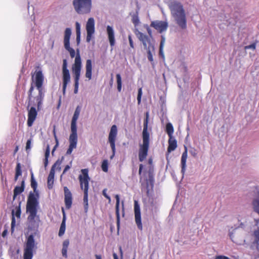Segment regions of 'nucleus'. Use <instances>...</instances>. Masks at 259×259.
<instances>
[{
	"label": "nucleus",
	"instance_id": "obj_1",
	"mask_svg": "<svg viewBox=\"0 0 259 259\" xmlns=\"http://www.w3.org/2000/svg\"><path fill=\"white\" fill-rule=\"evenodd\" d=\"M31 187L33 192H30L28 196L26 209L28 214L27 217L29 224L34 227H37L40 221L39 215L37 214L39 207V194L37 189V183L35 181L33 172H31Z\"/></svg>",
	"mask_w": 259,
	"mask_h": 259
},
{
	"label": "nucleus",
	"instance_id": "obj_2",
	"mask_svg": "<svg viewBox=\"0 0 259 259\" xmlns=\"http://www.w3.org/2000/svg\"><path fill=\"white\" fill-rule=\"evenodd\" d=\"M32 82L31 84V87L28 91V99L29 101L32 97V92L34 90L33 83H34L36 89L38 91V95L35 97V100L37 102V106L38 109L41 107L42 105V100L44 98V94L42 92V86L44 80V76L42 74V71L40 70L36 71L34 75L32 77Z\"/></svg>",
	"mask_w": 259,
	"mask_h": 259
},
{
	"label": "nucleus",
	"instance_id": "obj_3",
	"mask_svg": "<svg viewBox=\"0 0 259 259\" xmlns=\"http://www.w3.org/2000/svg\"><path fill=\"white\" fill-rule=\"evenodd\" d=\"M149 113H146V117L144 120L143 130L142 132L143 143L140 144L139 151V159L141 162L143 161L148 155L150 144V134L148 132Z\"/></svg>",
	"mask_w": 259,
	"mask_h": 259
},
{
	"label": "nucleus",
	"instance_id": "obj_4",
	"mask_svg": "<svg viewBox=\"0 0 259 259\" xmlns=\"http://www.w3.org/2000/svg\"><path fill=\"white\" fill-rule=\"evenodd\" d=\"M81 108L80 106H77L73 114L71 123V134L69 138V146L67 149L66 154L68 155L71 154L73 150L75 149L77 146V120L78 118Z\"/></svg>",
	"mask_w": 259,
	"mask_h": 259
},
{
	"label": "nucleus",
	"instance_id": "obj_5",
	"mask_svg": "<svg viewBox=\"0 0 259 259\" xmlns=\"http://www.w3.org/2000/svg\"><path fill=\"white\" fill-rule=\"evenodd\" d=\"M82 63L79 49L76 50V55L75 58L74 63L72 66V72L74 74V93L77 94L78 91L79 80L80 76Z\"/></svg>",
	"mask_w": 259,
	"mask_h": 259
},
{
	"label": "nucleus",
	"instance_id": "obj_6",
	"mask_svg": "<svg viewBox=\"0 0 259 259\" xmlns=\"http://www.w3.org/2000/svg\"><path fill=\"white\" fill-rule=\"evenodd\" d=\"M72 4L75 11L79 15L88 14L91 11L92 0H73Z\"/></svg>",
	"mask_w": 259,
	"mask_h": 259
},
{
	"label": "nucleus",
	"instance_id": "obj_7",
	"mask_svg": "<svg viewBox=\"0 0 259 259\" xmlns=\"http://www.w3.org/2000/svg\"><path fill=\"white\" fill-rule=\"evenodd\" d=\"M36 246L34 236L31 234L27 238L24 249V259H32L33 250Z\"/></svg>",
	"mask_w": 259,
	"mask_h": 259
},
{
	"label": "nucleus",
	"instance_id": "obj_8",
	"mask_svg": "<svg viewBox=\"0 0 259 259\" xmlns=\"http://www.w3.org/2000/svg\"><path fill=\"white\" fill-rule=\"evenodd\" d=\"M70 78L71 77L69 71L67 69V61L66 59H64L63 61L62 66V92L63 95L65 94L67 86L68 84L70 82Z\"/></svg>",
	"mask_w": 259,
	"mask_h": 259
},
{
	"label": "nucleus",
	"instance_id": "obj_9",
	"mask_svg": "<svg viewBox=\"0 0 259 259\" xmlns=\"http://www.w3.org/2000/svg\"><path fill=\"white\" fill-rule=\"evenodd\" d=\"M135 33L138 39L142 42L144 48L145 50L148 49L150 47L154 48V45L152 42V37H149L148 35L143 33L138 29L136 30Z\"/></svg>",
	"mask_w": 259,
	"mask_h": 259
},
{
	"label": "nucleus",
	"instance_id": "obj_10",
	"mask_svg": "<svg viewBox=\"0 0 259 259\" xmlns=\"http://www.w3.org/2000/svg\"><path fill=\"white\" fill-rule=\"evenodd\" d=\"M117 135V128L116 125H113L110 129L109 137H108V142L109 143L112 151V154L110 156V159H112L115 153V140Z\"/></svg>",
	"mask_w": 259,
	"mask_h": 259
},
{
	"label": "nucleus",
	"instance_id": "obj_11",
	"mask_svg": "<svg viewBox=\"0 0 259 259\" xmlns=\"http://www.w3.org/2000/svg\"><path fill=\"white\" fill-rule=\"evenodd\" d=\"M71 35V29L70 28H66L64 32V46L65 49L69 52L70 57L73 58L75 56V50L70 47V38Z\"/></svg>",
	"mask_w": 259,
	"mask_h": 259
},
{
	"label": "nucleus",
	"instance_id": "obj_12",
	"mask_svg": "<svg viewBox=\"0 0 259 259\" xmlns=\"http://www.w3.org/2000/svg\"><path fill=\"white\" fill-rule=\"evenodd\" d=\"M82 175L79 176V181L80 185V188L83 190L84 192H88L89 184L90 178L88 175L89 170L87 168L82 169L81 170Z\"/></svg>",
	"mask_w": 259,
	"mask_h": 259
},
{
	"label": "nucleus",
	"instance_id": "obj_13",
	"mask_svg": "<svg viewBox=\"0 0 259 259\" xmlns=\"http://www.w3.org/2000/svg\"><path fill=\"white\" fill-rule=\"evenodd\" d=\"M95 22L93 18L91 17L88 19L86 24L87 38L86 41L90 42L92 38L94 37L95 32Z\"/></svg>",
	"mask_w": 259,
	"mask_h": 259
},
{
	"label": "nucleus",
	"instance_id": "obj_14",
	"mask_svg": "<svg viewBox=\"0 0 259 259\" xmlns=\"http://www.w3.org/2000/svg\"><path fill=\"white\" fill-rule=\"evenodd\" d=\"M168 7L172 17L185 11L183 5L180 2L177 1L170 2L168 5Z\"/></svg>",
	"mask_w": 259,
	"mask_h": 259
},
{
	"label": "nucleus",
	"instance_id": "obj_15",
	"mask_svg": "<svg viewBox=\"0 0 259 259\" xmlns=\"http://www.w3.org/2000/svg\"><path fill=\"white\" fill-rule=\"evenodd\" d=\"M176 23L182 29L187 28V16L186 12H184L173 17Z\"/></svg>",
	"mask_w": 259,
	"mask_h": 259
},
{
	"label": "nucleus",
	"instance_id": "obj_16",
	"mask_svg": "<svg viewBox=\"0 0 259 259\" xmlns=\"http://www.w3.org/2000/svg\"><path fill=\"white\" fill-rule=\"evenodd\" d=\"M134 212L136 223L138 229L142 230L143 227L141 222L140 207L138 202L136 200L134 201Z\"/></svg>",
	"mask_w": 259,
	"mask_h": 259
},
{
	"label": "nucleus",
	"instance_id": "obj_17",
	"mask_svg": "<svg viewBox=\"0 0 259 259\" xmlns=\"http://www.w3.org/2000/svg\"><path fill=\"white\" fill-rule=\"evenodd\" d=\"M168 26V23L166 21H153L151 22L150 24L151 27L154 28L159 33L165 31L167 29Z\"/></svg>",
	"mask_w": 259,
	"mask_h": 259
},
{
	"label": "nucleus",
	"instance_id": "obj_18",
	"mask_svg": "<svg viewBox=\"0 0 259 259\" xmlns=\"http://www.w3.org/2000/svg\"><path fill=\"white\" fill-rule=\"evenodd\" d=\"M64 195H65V203L66 208L69 209L72 203V193L67 187H64Z\"/></svg>",
	"mask_w": 259,
	"mask_h": 259
},
{
	"label": "nucleus",
	"instance_id": "obj_19",
	"mask_svg": "<svg viewBox=\"0 0 259 259\" xmlns=\"http://www.w3.org/2000/svg\"><path fill=\"white\" fill-rule=\"evenodd\" d=\"M37 114V112L35 108L34 107H31L28 111V113L27 125L29 127H30L32 125L34 120L36 119Z\"/></svg>",
	"mask_w": 259,
	"mask_h": 259
},
{
	"label": "nucleus",
	"instance_id": "obj_20",
	"mask_svg": "<svg viewBox=\"0 0 259 259\" xmlns=\"http://www.w3.org/2000/svg\"><path fill=\"white\" fill-rule=\"evenodd\" d=\"M108 38L111 47H113L115 44V32L112 26L108 25L106 27Z\"/></svg>",
	"mask_w": 259,
	"mask_h": 259
},
{
	"label": "nucleus",
	"instance_id": "obj_21",
	"mask_svg": "<svg viewBox=\"0 0 259 259\" xmlns=\"http://www.w3.org/2000/svg\"><path fill=\"white\" fill-rule=\"evenodd\" d=\"M92 62L90 59H88L86 61L85 64V77L88 78L89 80L92 79Z\"/></svg>",
	"mask_w": 259,
	"mask_h": 259
},
{
	"label": "nucleus",
	"instance_id": "obj_22",
	"mask_svg": "<svg viewBox=\"0 0 259 259\" xmlns=\"http://www.w3.org/2000/svg\"><path fill=\"white\" fill-rule=\"evenodd\" d=\"M187 152L188 150L187 148L185 146V151L183 153L182 157H181V166H182V170L181 172L184 175L186 167V161L187 158Z\"/></svg>",
	"mask_w": 259,
	"mask_h": 259
},
{
	"label": "nucleus",
	"instance_id": "obj_23",
	"mask_svg": "<svg viewBox=\"0 0 259 259\" xmlns=\"http://www.w3.org/2000/svg\"><path fill=\"white\" fill-rule=\"evenodd\" d=\"M167 152L170 153L174 151L177 147V141L174 137H169Z\"/></svg>",
	"mask_w": 259,
	"mask_h": 259
},
{
	"label": "nucleus",
	"instance_id": "obj_24",
	"mask_svg": "<svg viewBox=\"0 0 259 259\" xmlns=\"http://www.w3.org/2000/svg\"><path fill=\"white\" fill-rule=\"evenodd\" d=\"M116 199V205H115V212L116 215V220H117V226L118 228L119 226L120 223V214H119V203H120V197L118 195H116L115 196Z\"/></svg>",
	"mask_w": 259,
	"mask_h": 259
},
{
	"label": "nucleus",
	"instance_id": "obj_25",
	"mask_svg": "<svg viewBox=\"0 0 259 259\" xmlns=\"http://www.w3.org/2000/svg\"><path fill=\"white\" fill-rule=\"evenodd\" d=\"M25 189V181L23 180L21 182V184L20 186H17L14 189V195H13V200H15L17 195L20 194L24 191Z\"/></svg>",
	"mask_w": 259,
	"mask_h": 259
},
{
	"label": "nucleus",
	"instance_id": "obj_26",
	"mask_svg": "<svg viewBox=\"0 0 259 259\" xmlns=\"http://www.w3.org/2000/svg\"><path fill=\"white\" fill-rule=\"evenodd\" d=\"M55 176V170L51 169L48 177V187L49 189L53 188Z\"/></svg>",
	"mask_w": 259,
	"mask_h": 259
},
{
	"label": "nucleus",
	"instance_id": "obj_27",
	"mask_svg": "<svg viewBox=\"0 0 259 259\" xmlns=\"http://www.w3.org/2000/svg\"><path fill=\"white\" fill-rule=\"evenodd\" d=\"M174 132V127L172 124L168 122L166 125V132L167 134L168 137H173L172 135Z\"/></svg>",
	"mask_w": 259,
	"mask_h": 259
},
{
	"label": "nucleus",
	"instance_id": "obj_28",
	"mask_svg": "<svg viewBox=\"0 0 259 259\" xmlns=\"http://www.w3.org/2000/svg\"><path fill=\"white\" fill-rule=\"evenodd\" d=\"M66 226H65V217L64 216L63 221L62 222V223L61 224L58 235L59 236H62L63 235H64L65 231Z\"/></svg>",
	"mask_w": 259,
	"mask_h": 259
},
{
	"label": "nucleus",
	"instance_id": "obj_29",
	"mask_svg": "<svg viewBox=\"0 0 259 259\" xmlns=\"http://www.w3.org/2000/svg\"><path fill=\"white\" fill-rule=\"evenodd\" d=\"M22 175V170H21V164L20 163H18L17 164L16 167V173L15 176V181H16L18 180V178L19 176H21Z\"/></svg>",
	"mask_w": 259,
	"mask_h": 259
},
{
	"label": "nucleus",
	"instance_id": "obj_30",
	"mask_svg": "<svg viewBox=\"0 0 259 259\" xmlns=\"http://www.w3.org/2000/svg\"><path fill=\"white\" fill-rule=\"evenodd\" d=\"M147 53V57L149 61L152 62L153 61V53H154L155 49L154 48H152L150 47V48L146 50Z\"/></svg>",
	"mask_w": 259,
	"mask_h": 259
},
{
	"label": "nucleus",
	"instance_id": "obj_31",
	"mask_svg": "<svg viewBox=\"0 0 259 259\" xmlns=\"http://www.w3.org/2000/svg\"><path fill=\"white\" fill-rule=\"evenodd\" d=\"M64 157H62L61 159H58L56 162L53 164L51 169H53L55 170V168L58 169L59 170H61V165L62 162V160Z\"/></svg>",
	"mask_w": 259,
	"mask_h": 259
},
{
	"label": "nucleus",
	"instance_id": "obj_32",
	"mask_svg": "<svg viewBox=\"0 0 259 259\" xmlns=\"http://www.w3.org/2000/svg\"><path fill=\"white\" fill-rule=\"evenodd\" d=\"M116 79L117 83V90L118 91V92H120L122 87V81L120 74H116Z\"/></svg>",
	"mask_w": 259,
	"mask_h": 259
},
{
	"label": "nucleus",
	"instance_id": "obj_33",
	"mask_svg": "<svg viewBox=\"0 0 259 259\" xmlns=\"http://www.w3.org/2000/svg\"><path fill=\"white\" fill-rule=\"evenodd\" d=\"M132 22L135 26L138 25L140 23L137 12H136V14H134L132 16Z\"/></svg>",
	"mask_w": 259,
	"mask_h": 259
},
{
	"label": "nucleus",
	"instance_id": "obj_34",
	"mask_svg": "<svg viewBox=\"0 0 259 259\" xmlns=\"http://www.w3.org/2000/svg\"><path fill=\"white\" fill-rule=\"evenodd\" d=\"M102 169L103 171L107 172L108 170V162L107 160H104L102 163Z\"/></svg>",
	"mask_w": 259,
	"mask_h": 259
},
{
	"label": "nucleus",
	"instance_id": "obj_35",
	"mask_svg": "<svg viewBox=\"0 0 259 259\" xmlns=\"http://www.w3.org/2000/svg\"><path fill=\"white\" fill-rule=\"evenodd\" d=\"M254 243L256 244L257 247L259 245V229L254 232Z\"/></svg>",
	"mask_w": 259,
	"mask_h": 259
},
{
	"label": "nucleus",
	"instance_id": "obj_36",
	"mask_svg": "<svg viewBox=\"0 0 259 259\" xmlns=\"http://www.w3.org/2000/svg\"><path fill=\"white\" fill-rule=\"evenodd\" d=\"M142 96V89L141 88H140L138 89V96H137V101H138V104L139 105H140L141 103Z\"/></svg>",
	"mask_w": 259,
	"mask_h": 259
},
{
	"label": "nucleus",
	"instance_id": "obj_37",
	"mask_svg": "<svg viewBox=\"0 0 259 259\" xmlns=\"http://www.w3.org/2000/svg\"><path fill=\"white\" fill-rule=\"evenodd\" d=\"M21 202L19 203V205L16 206V212L15 215L17 218H20L21 215Z\"/></svg>",
	"mask_w": 259,
	"mask_h": 259
},
{
	"label": "nucleus",
	"instance_id": "obj_38",
	"mask_svg": "<svg viewBox=\"0 0 259 259\" xmlns=\"http://www.w3.org/2000/svg\"><path fill=\"white\" fill-rule=\"evenodd\" d=\"M189 153L192 156L194 157H196L198 154L197 150L195 148L193 147L190 148L189 150Z\"/></svg>",
	"mask_w": 259,
	"mask_h": 259
},
{
	"label": "nucleus",
	"instance_id": "obj_39",
	"mask_svg": "<svg viewBox=\"0 0 259 259\" xmlns=\"http://www.w3.org/2000/svg\"><path fill=\"white\" fill-rule=\"evenodd\" d=\"M32 139H28L26 142V150L28 151L30 150L31 148Z\"/></svg>",
	"mask_w": 259,
	"mask_h": 259
},
{
	"label": "nucleus",
	"instance_id": "obj_40",
	"mask_svg": "<svg viewBox=\"0 0 259 259\" xmlns=\"http://www.w3.org/2000/svg\"><path fill=\"white\" fill-rule=\"evenodd\" d=\"M75 28H76V34H81L80 24L78 22H76V23H75Z\"/></svg>",
	"mask_w": 259,
	"mask_h": 259
},
{
	"label": "nucleus",
	"instance_id": "obj_41",
	"mask_svg": "<svg viewBox=\"0 0 259 259\" xmlns=\"http://www.w3.org/2000/svg\"><path fill=\"white\" fill-rule=\"evenodd\" d=\"M256 47V45L255 43H253L250 45L246 46L244 47L245 50H248V49H252L255 50Z\"/></svg>",
	"mask_w": 259,
	"mask_h": 259
},
{
	"label": "nucleus",
	"instance_id": "obj_42",
	"mask_svg": "<svg viewBox=\"0 0 259 259\" xmlns=\"http://www.w3.org/2000/svg\"><path fill=\"white\" fill-rule=\"evenodd\" d=\"M88 203V192H84L83 204Z\"/></svg>",
	"mask_w": 259,
	"mask_h": 259
},
{
	"label": "nucleus",
	"instance_id": "obj_43",
	"mask_svg": "<svg viewBox=\"0 0 259 259\" xmlns=\"http://www.w3.org/2000/svg\"><path fill=\"white\" fill-rule=\"evenodd\" d=\"M50 147L49 145H48L45 152V158L48 159L50 155Z\"/></svg>",
	"mask_w": 259,
	"mask_h": 259
},
{
	"label": "nucleus",
	"instance_id": "obj_44",
	"mask_svg": "<svg viewBox=\"0 0 259 259\" xmlns=\"http://www.w3.org/2000/svg\"><path fill=\"white\" fill-rule=\"evenodd\" d=\"M67 249L68 248H62V254L63 256H64L65 258L67 257Z\"/></svg>",
	"mask_w": 259,
	"mask_h": 259
},
{
	"label": "nucleus",
	"instance_id": "obj_45",
	"mask_svg": "<svg viewBox=\"0 0 259 259\" xmlns=\"http://www.w3.org/2000/svg\"><path fill=\"white\" fill-rule=\"evenodd\" d=\"M128 39L130 47L132 48H134V42H133L131 35H128Z\"/></svg>",
	"mask_w": 259,
	"mask_h": 259
},
{
	"label": "nucleus",
	"instance_id": "obj_46",
	"mask_svg": "<svg viewBox=\"0 0 259 259\" xmlns=\"http://www.w3.org/2000/svg\"><path fill=\"white\" fill-rule=\"evenodd\" d=\"M69 244V241L68 240H64L63 243V247L62 248H68Z\"/></svg>",
	"mask_w": 259,
	"mask_h": 259
},
{
	"label": "nucleus",
	"instance_id": "obj_47",
	"mask_svg": "<svg viewBox=\"0 0 259 259\" xmlns=\"http://www.w3.org/2000/svg\"><path fill=\"white\" fill-rule=\"evenodd\" d=\"M165 41V38L164 36H161V39L160 44V46L161 47H164Z\"/></svg>",
	"mask_w": 259,
	"mask_h": 259
},
{
	"label": "nucleus",
	"instance_id": "obj_48",
	"mask_svg": "<svg viewBox=\"0 0 259 259\" xmlns=\"http://www.w3.org/2000/svg\"><path fill=\"white\" fill-rule=\"evenodd\" d=\"M146 26H147L146 29H147L148 33L149 34V35H148V36L149 37H152V30H151V29L149 27V26L147 25Z\"/></svg>",
	"mask_w": 259,
	"mask_h": 259
},
{
	"label": "nucleus",
	"instance_id": "obj_49",
	"mask_svg": "<svg viewBox=\"0 0 259 259\" xmlns=\"http://www.w3.org/2000/svg\"><path fill=\"white\" fill-rule=\"evenodd\" d=\"M14 211L13 210L12 211V223H11V226H12V228H13L15 225V218L14 217Z\"/></svg>",
	"mask_w": 259,
	"mask_h": 259
},
{
	"label": "nucleus",
	"instance_id": "obj_50",
	"mask_svg": "<svg viewBox=\"0 0 259 259\" xmlns=\"http://www.w3.org/2000/svg\"><path fill=\"white\" fill-rule=\"evenodd\" d=\"M81 34H76V42L77 45H79L80 42Z\"/></svg>",
	"mask_w": 259,
	"mask_h": 259
},
{
	"label": "nucleus",
	"instance_id": "obj_51",
	"mask_svg": "<svg viewBox=\"0 0 259 259\" xmlns=\"http://www.w3.org/2000/svg\"><path fill=\"white\" fill-rule=\"evenodd\" d=\"M71 163H72V161L70 162V165H66V166L63 170V174H64L68 170H69L70 168Z\"/></svg>",
	"mask_w": 259,
	"mask_h": 259
},
{
	"label": "nucleus",
	"instance_id": "obj_52",
	"mask_svg": "<svg viewBox=\"0 0 259 259\" xmlns=\"http://www.w3.org/2000/svg\"><path fill=\"white\" fill-rule=\"evenodd\" d=\"M163 47H161L160 46L159 47V55L162 57H164V54H163Z\"/></svg>",
	"mask_w": 259,
	"mask_h": 259
},
{
	"label": "nucleus",
	"instance_id": "obj_53",
	"mask_svg": "<svg viewBox=\"0 0 259 259\" xmlns=\"http://www.w3.org/2000/svg\"><path fill=\"white\" fill-rule=\"evenodd\" d=\"M107 189H104L103 191H102V194L103 195V196L105 197V198H108V195L107 194L106 192H107Z\"/></svg>",
	"mask_w": 259,
	"mask_h": 259
},
{
	"label": "nucleus",
	"instance_id": "obj_54",
	"mask_svg": "<svg viewBox=\"0 0 259 259\" xmlns=\"http://www.w3.org/2000/svg\"><path fill=\"white\" fill-rule=\"evenodd\" d=\"M56 145L54 147V148H53V149L52 150V154H54V151H55L56 149L57 148V147H58V146L59 145V142H56Z\"/></svg>",
	"mask_w": 259,
	"mask_h": 259
},
{
	"label": "nucleus",
	"instance_id": "obj_55",
	"mask_svg": "<svg viewBox=\"0 0 259 259\" xmlns=\"http://www.w3.org/2000/svg\"><path fill=\"white\" fill-rule=\"evenodd\" d=\"M88 206H89L88 203L84 204V211L85 213H87L88 212Z\"/></svg>",
	"mask_w": 259,
	"mask_h": 259
},
{
	"label": "nucleus",
	"instance_id": "obj_56",
	"mask_svg": "<svg viewBox=\"0 0 259 259\" xmlns=\"http://www.w3.org/2000/svg\"><path fill=\"white\" fill-rule=\"evenodd\" d=\"M143 164H140V166H139V173L140 175L141 174V172H142V169H143Z\"/></svg>",
	"mask_w": 259,
	"mask_h": 259
},
{
	"label": "nucleus",
	"instance_id": "obj_57",
	"mask_svg": "<svg viewBox=\"0 0 259 259\" xmlns=\"http://www.w3.org/2000/svg\"><path fill=\"white\" fill-rule=\"evenodd\" d=\"M48 164V159L45 158V160H44L45 167H46L47 166Z\"/></svg>",
	"mask_w": 259,
	"mask_h": 259
},
{
	"label": "nucleus",
	"instance_id": "obj_58",
	"mask_svg": "<svg viewBox=\"0 0 259 259\" xmlns=\"http://www.w3.org/2000/svg\"><path fill=\"white\" fill-rule=\"evenodd\" d=\"M122 215L124 216V202L122 201Z\"/></svg>",
	"mask_w": 259,
	"mask_h": 259
},
{
	"label": "nucleus",
	"instance_id": "obj_59",
	"mask_svg": "<svg viewBox=\"0 0 259 259\" xmlns=\"http://www.w3.org/2000/svg\"><path fill=\"white\" fill-rule=\"evenodd\" d=\"M7 230H4L3 232L2 236L3 237H5V235L7 234Z\"/></svg>",
	"mask_w": 259,
	"mask_h": 259
},
{
	"label": "nucleus",
	"instance_id": "obj_60",
	"mask_svg": "<svg viewBox=\"0 0 259 259\" xmlns=\"http://www.w3.org/2000/svg\"><path fill=\"white\" fill-rule=\"evenodd\" d=\"M113 256L114 259H118V256L115 253H113Z\"/></svg>",
	"mask_w": 259,
	"mask_h": 259
},
{
	"label": "nucleus",
	"instance_id": "obj_61",
	"mask_svg": "<svg viewBox=\"0 0 259 259\" xmlns=\"http://www.w3.org/2000/svg\"><path fill=\"white\" fill-rule=\"evenodd\" d=\"M96 259H102L101 255H96Z\"/></svg>",
	"mask_w": 259,
	"mask_h": 259
},
{
	"label": "nucleus",
	"instance_id": "obj_62",
	"mask_svg": "<svg viewBox=\"0 0 259 259\" xmlns=\"http://www.w3.org/2000/svg\"><path fill=\"white\" fill-rule=\"evenodd\" d=\"M56 142H59L56 134L54 135Z\"/></svg>",
	"mask_w": 259,
	"mask_h": 259
},
{
	"label": "nucleus",
	"instance_id": "obj_63",
	"mask_svg": "<svg viewBox=\"0 0 259 259\" xmlns=\"http://www.w3.org/2000/svg\"><path fill=\"white\" fill-rule=\"evenodd\" d=\"M106 198L107 199V200H108L109 203H110V202H111V198H110V197L108 195V197Z\"/></svg>",
	"mask_w": 259,
	"mask_h": 259
},
{
	"label": "nucleus",
	"instance_id": "obj_64",
	"mask_svg": "<svg viewBox=\"0 0 259 259\" xmlns=\"http://www.w3.org/2000/svg\"><path fill=\"white\" fill-rule=\"evenodd\" d=\"M148 162H149V164H151L152 162V159H149V160H148Z\"/></svg>",
	"mask_w": 259,
	"mask_h": 259
}]
</instances>
